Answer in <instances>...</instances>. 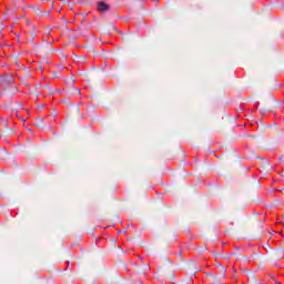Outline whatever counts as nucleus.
Listing matches in <instances>:
<instances>
[{
    "label": "nucleus",
    "mask_w": 284,
    "mask_h": 284,
    "mask_svg": "<svg viewBox=\"0 0 284 284\" xmlns=\"http://www.w3.org/2000/svg\"><path fill=\"white\" fill-rule=\"evenodd\" d=\"M98 10L99 12H108V10H110V7L105 2H99Z\"/></svg>",
    "instance_id": "nucleus-1"
}]
</instances>
